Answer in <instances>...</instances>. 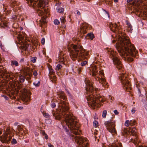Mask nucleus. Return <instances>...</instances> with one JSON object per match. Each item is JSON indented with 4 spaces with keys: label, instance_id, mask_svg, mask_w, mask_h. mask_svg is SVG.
Wrapping results in <instances>:
<instances>
[{
    "label": "nucleus",
    "instance_id": "6",
    "mask_svg": "<svg viewBox=\"0 0 147 147\" xmlns=\"http://www.w3.org/2000/svg\"><path fill=\"white\" fill-rule=\"evenodd\" d=\"M109 54L111 57L114 64L116 65V67L118 70L123 71V65L118 58L115 55V53L113 51L109 50L108 51Z\"/></svg>",
    "mask_w": 147,
    "mask_h": 147
},
{
    "label": "nucleus",
    "instance_id": "25",
    "mask_svg": "<svg viewBox=\"0 0 147 147\" xmlns=\"http://www.w3.org/2000/svg\"><path fill=\"white\" fill-rule=\"evenodd\" d=\"M11 65L12 66L15 65L16 66H18L19 64L17 61L13 60L11 61Z\"/></svg>",
    "mask_w": 147,
    "mask_h": 147
},
{
    "label": "nucleus",
    "instance_id": "58",
    "mask_svg": "<svg viewBox=\"0 0 147 147\" xmlns=\"http://www.w3.org/2000/svg\"><path fill=\"white\" fill-rule=\"evenodd\" d=\"M42 134L43 136H45L46 134L45 131H42Z\"/></svg>",
    "mask_w": 147,
    "mask_h": 147
},
{
    "label": "nucleus",
    "instance_id": "41",
    "mask_svg": "<svg viewBox=\"0 0 147 147\" xmlns=\"http://www.w3.org/2000/svg\"><path fill=\"white\" fill-rule=\"evenodd\" d=\"M87 63V62L86 61H84L83 62H82L81 63V65L82 66H84Z\"/></svg>",
    "mask_w": 147,
    "mask_h": 147
},
{
    "label": "nucleus",
    "instance_id": "37",
    "mask_svg": "<svg viewBox=\"0 0 147 147\" xmlns=\"http://www.w3.org/2000/svg\"><path fill=\"white\" fill-rule=\"evenodd\" d=\"M136 121L134 120H131L130 121V125L131 126H132L134 124Z\"/></svg>",
    "mask_w": 147,
    "mask_h": 147
},
{
    "label": "nucleus",
    "instance_id": "46",
    "mask_svg": "<svg viewBox=\"0 0 147 147\" xmlns=\"http://www.w3.org/2000/svg\"><path fill=\"white\" fill-rule=\"evenodd\" d=\"M16 2V1H14V0H13H13H11V1L10 3H11L13 5H14V4H15Z\"/></svg>",
    "mask_w": 147,
    "mask_h": 147
},
{
    "label": "nucleus",
    "instance_id": "40",
    "mask_svg": "<svg viewBox=\"0 0 147 147\" xmlns=\"http://www.w3.org/2000/svg\"><path fill=\"white\" fill-rule=\"evenodd\" d=\"M11 142L13 144H15L17 143V142L15 139L13 138L12 139Z\"/></svg>",
    "mask_w": 147,
    "mask_h": 147
},
{
    "label": "nucleus",
    "instance_id": "45",
    "mask_svg": "<svg viewBox=\"0 0 147 147\" xmlns=\"http://www.w3.org/2000/svg\"><path fill=\"white\" fill-rule=\"evenodd\" d=\"M41 42L42 45H44L45 43V39L44 38H43L42 39Z\"/></svg>",
    "mask_w": 147,
    "mask_h": 147
},
{
    "label": "nucleus",
    "instance_id": "24",
    "mask_svg": "<svg viewBox=\"0 0 147 147\" xmlns=\"http://www.w3.org/2000/svg\"><path fill=\"white\" fill-rule=\"evenodd\" d=\"M99 76L98 77V78L99 77V78H100L99 80H100V79H102L103 78L104 79H105L103 78H102V77H103V76L104 75V73H103V71H100L99 72Z\"/></svg>",
    "mask_w": 147,
    "mask_h": 147
},
{
    "label": "nucleus",
    "instance_id": "18",
    "mask_svg": "<svg viewBox=\"0 0 147 147\" xmlns=\"http://www.w3.org/2000/svg\"><path fill=\"white\" fill-rule=\"evenodd\" d=\"M46 17H44L43 16L41 18V19L40 20V24L39 26L40 27H42L43 25H44L46 22Z\"/></svg>",
    "mask_w": 147,
    "mask_h": 147
},
{
    "label": "nucleus",
    "instance_id": "20",
    "mask_svg": "<svg viewBox=\"0 0 147 147\" xmlns=\"http://www.w3.org/2000/svg\"><path fill=\"white\" fill-rule=\"evenodd\" d=\"M3 76H2V77L3 78H6V79L8 78L9 80V77L10 76V73H3Z\"/></svg>",
    "mask_w": 147,
    "mask_h": 147
},
{
    "label": "nucleus",
    "instance_id": "30",
    "mask_svg": "<svg viewBox=\"0 0 147 147\" xmlns=\"http://www.w3.org/2000/svg\"><path fill=\"white\" fill-rule=\"evenodd\" d=\"M64 10V9L63 8H59L58 9V11L59 13H63Z\"/></svg>",
    "mask_w": 147,
    "mask_h": 147
},
{
    "label": "nucleus",
    "instance_id": "63",
    "mask_svg": "<svg viewBox=\"0 0 147 147\" xmlns=\"http://www.w3.org/2000/svg\"><path fill=\"white\" fill-rule=\"evenodd\" d=\"M28 44L26 45H25L26 48H25V50H26V49L27 48V47H28Z\"/></svg>",
    "mask_w": 147,
    "mask_h": 147
},
{
    "label": "nucleus",
    "instance_id": "51",
    "mask_svg": "<svg viewBox=\"0 0 147 147\" xmlns=\"http://www.w3.org/2000/svg\"><path fill=\"white\" fill-rule=\"evenodd\" d=\"M104 11H105V13H106L107 14V16H108V17L109 18V13H108V12L107 11H106L105 10H104Z\"/></svg>",
    "mask_w": 147,
    "mask_h": 147
},
{
    "label": "nucleus",
    "instance_id": "52",
    "mask_svg": "<svg viewBox=\"0 0 147 147\" xmlns=\"http://www.w3.org/2000/svg\"><path fill=\"white\" fill-rule=\"evenodd\" d=\"M114 112L116 115H118L119 113L117 111V110H115L114 111Z\"/></svg>",
    "mask_w": 147,
    "mask_h": 147
},
{
    "label": "nucleus",
    "instance_id": "61",
    "mask_svg": "<svg viewBox=\"0 0 147 147\" xmlns=\"http://www.w3.org/2000/svg\"><path fill=\"white\" fill-rule=\"evenodd\" d=\"M133 0H127V3H130Z\"/></svg>",
    "mask_w": 147,
    "mask_h": 147
},
{
    "label": "nucleus",
    "instance_id": "55",
    "mask_svg": "<svg viewBox=\"0 0 147 147\" xmlns=\"http://www.w3.org/2000/svg\"><path fill=\"white\" fill-rule=\"evenodd\" d=\"M78 71L79 73H80L81 72V69L79 68L78 69Z\"/></svg>",
    "mask_w": 147,
    "mask_h": 147
},
{
    "label": "nucleus",
    "instance_id": "33",
    "mask_svg": "<svg viewBox=\"0 0 147 147\" xmlns=\"http://www.w3.org/2000/svg\"><path fill=\"white\" fill-rule=\"evenodd\" d=\"M107 114V111L106 110L103 111L102 112V117H105Z\"/></svg>",
    "mask_w": 147,
    "mask_h": 147
},
{
    "label": "nucleus",
    "instance_id": "57",
    "mask_svg": "<svg viewBox=\"0 0 147 147\" xmlns=\"http://www.w3.org/2000/svg\"><path fill=\"white\" fill-rule=\"evenodd\" d=\"M45 139L47 140V139L48 138V136L47 135V134L46 135H45Z\"/></svg>",
    "mask_w": 147,
    "mask_h": 147
},
{
    "label": "nucleus",
    "instance_id": "21",
    "mask_svg": "<svg viewBox=\"0 0 147 147\" xmlns=\"http://www.w3.org/2000/svg\"><path fill=\"white\" fill-rule=\"evenodd\" d=\"M127 25V29L129 30L130 32H131V31L133 30L132 26L130 23L127 21H126Z\"/></svg>",
    "mask_w": 147,
    "mask_h": 147
},
{
    "label": "nucleus",
    "instance_id": "39",
    "mask_svg": "<svg viewBox=\"0 0 147 147\" xmlns=\"http://www.w3.org/2000/svg\"><path fill=\"white\" fill-rule=\"evenodd\" d=\"M40 82L39 81H38L37 83L35 82L33 83L34 85L36 86H38L40 85Z\"/></svg>",
    "mask_w": 147,
    "mask_h": 147
},
{
    "label": "nucleus",
    "instance_id": "49",
    "mask_svg": "<svg viewBox=\"0 0 147 147\" xmlns=\"http://www.w3.org/2000/svg\"><path fill=\"white\" fill-rule=\"evenodd\" d=\"M11 137L10 136H9L8 138L7 139V141H8L7 143H8L10 141V140H11Z\"/></svg>",
    "mask_w": 147,
    "mask_h": 147
},
{
    "label": "nucleus",
    "instance_id": "42",
    "mask_svg": "<svg viewBox=\"0 0 147 147\" xmlns=\"http://www.w3.org/2000/svg\"><path fill=\"white\" fill-rule=\"evenodd\" d=\"M61 118V117L60 115H57L55 116V119L58 120H60Z\"/></svg>",
    "mask_w": 147,
    "mask_h": 147
},
{
    "label": "nucleus",
    "instance_id": "48",
    "mask_svg": "<svg viewBox=\"0 0 147 147\" xmlns=\"http://www.w3.org/2000/svg\"><path fill=\"white\" fill-rule=\"evenodd\" d=\"M1 96L2 97H3L5 100H7L8 99V98L5 95H2Z\"/></svg>",
    "mask_w": 147,
    "mask_h": 147
},
{
    "label": "nucleus",
    "instance_id": "12",
    "mask_svg": "<svg viewBox=\"0 0 147 147\" xmlns=\"http://www.w3.org/2000/svg\"><path fill=\"white\" fill-rule=\"evenodd\" d=\"M88 51H86L85 49L82 47V49L80 50L79 55V58L80 59H87L88 56L89 54Z\"/></svg>",
    "mask_w": 147,
    "mask_h": 147
},
{
    "label": "nucleus",
    "instance_id": "15",
    "mask_svg": "<svg viewBox=\"0 0 147 147\" xmlns=\"http://www.w3.org/2000/svg\"><path fill=\"white\" fill-rule=\"evenodd\" d=\"M8 134H4L2 136H1V142L3 143H8L7 139L8 138Z\"/></svg>",
    "mask_w": 147,
    "mask_h": 147
},
{
    "label": "nucleus",
    "instance_id": "13",
    "mask_svg": "<svg viewBox=\"0 0 147 147\" xmlns=\"http://www.w3.org/2000/svg\"><path fill=\"white\" fill-rule=\"evenodd\" d=\"M142 8L139 5L138 7L137 8H136V9L134 11L135 14L138 15L139 16H142L143 15V11H142Z\"/></svg>",
    "mask_w": 147,
    "mask_h": 147
},
{
    "label": "nucleus",
    "instance_id": "4",
    "mask_svg": "<svg viewBox=\"0 0 147 147\" xmlns=\"http://www.w3.org/2000/svg\"><path fill=\"white\" fill-rule=\"evenodd\" d=\"M26 3L31 6H37L39 11L38 13L39 16L47 14L49 9L45 6L48 3V0H26Z\"/></svg>",
    "mask_w": 147,
    "mask_h": 147
},
{
    "label": "nucleus",
    "instance_id": "14",
    "mask_svg": "<svg viewBox=\"0 0 147 147\" xmlns=\"http://www.w3.org/2000/svg\"><path fill=\"white\" fill-rule=\"evenodd\" d=\"M58 97L60 99H63V100H66V98L65 95L63 92L59 91L57 92Z\"/></svg>",
    "mask_w": 147,
    "mask_h": 147
},
{
    "label": "nucleus",
    "instance_id": "47",
    "mask_svg": "<svg viewBox=\"0 0 147 147\" xmlns=\"http://www.w3.org/2000/svg\"><path fill=\"white\" fill-rule=\"evenodd\" d=\"M33 74L34 76H36L38 75L36 71H34L33 72Z\"/></svg>",
    "mask_w": 147,
    "mask_h": 147
},
{
    "label": "nucleus",
    "instance_id": "1",
    "mask_svg": "<svg viewBox=\"0 0 147 147\" xmlns=\"http://www.w3.org/2000/svg\"><path fill=\"white\" fill-rule=\"evenodd\" d=\"M59 103V106L61 107L62 114L65 117V121L67 126L76 135L75 136H72L74 137L76 142L78 144V147H88V144L87 139L79 135L81 131H79V132L77 127V120L75 118L72 113L69 111L68 104L60 99Z\"/></svg>",
    "mask_w": 147,
    "mask_h": 147
},
{
    "label": "nucleus",
    "instance_id": "36",
    "mask_svg": "<svg viewBox=\"0 0 147 147\" xmlns=\"http://www.w3.org/2000/svg\"><path fill=\"white\" fill-rule=\"evenodd\" d=\"M129 123L130 124V121L127 120L125 121V125L126 126L128 127L129 126Z\"/></svg>",
    "mask_w": 147,
    "mask_h": 147
},
{
    "label": "nucleus",
    "instance_id": "29",
    "mask_svg": "<svg viewBox=\"0 0 147 147\" xmlns=\"http://www.w3.org/2000/svg\"><path fill=\"white\" fill-rule=\"evenodd\" d=\"M19 80L21 82H23L24 81V76H21L19 77Z\"/></svg>",
    "mask_w": 147,
    "mask_h": 147
},
{
    "label": "nucleus",
    "instance_id": "26",
    "mask_svg": "<svg viewBox=\"0 0 147 147\" xmlns=\"http://www.w3.org/2000/svg\"><path fill=\"white\" fill-rule=\"evenodd\" d=\"M62 67V66L60 64H58L56 66L55 69L56 70L59 71Z\"/></svg>",
    "mask_w": 147,
    "mask_h": 147
},
{
    "label": "nucleus",
    "instance_id": "19",
    "mask_svg": "<svg viewBox=\"0 0 147 147\" xmlns=\"http://www.w3.org/2000/svg\"><path fill=\"white\" fill-rule=\"evenodd\" d=\"M87 39H90L91 40H93L94 37V34L92 33L88 34L86 36Z\"/></svg>",
    "mask_w": 147,
    "mask_h": 147
},
{
    "label": "nucleus",
    "instance_id": "50",
    "mask_svg": "<svg viewBox=\"0 0 147 147\" xmlns=\"http://www.w3.org/2000/svg\"><path fill=\"white\" fill-rule=\"evenodd\" d=\"M51 106L53 108L55 107L56 106V105H55V103L54 102H53Z\"/></svg>",
    "mask_w": 147,
    "mask_h": 147
},
{
    "label": "nucleus",
    "instance_id": "17",
    "mask_svg": "<svg viewBox=\"0 0 147 147\" xmlns=\"http://www.w3.org/2000/svg\"><path fill=\"white\" fill-rule=\"evenodd\" d=\"M136 130L135 127L132 128L131 131V135L133 136H135V139H134L135 141H136L137 140V132Z\"/></svg>",
    "mask_w": 147,
    "mask_h": 147
},
{
    "label": "nucleus",
    "instance_id": "54",
    "mask_svg": "<svg viewBox=\"0 0 147 147\" xmlns=\"http://www.w3.org/2000/svg\"><path fill=\"white\" fill-rule=\"evenodd\" d=\"M48 146L49 147H54L53 145H52L50 143H49L48 144Z\"/></svg>",
    "mask_w": 147,
    "mask_h": 147
},
{
    "label": "nucleus",
    "instance_id": "27",
    "mask_svg": "<svg viewBox=\"0 0 147 147\" xmlns=\"http://www.w3.org/2000/svg\"><path fill=\"white\" fill-rule=\"evenodd\" d=\"M129 132L127 128H124L123 130V133L124 134H127L128 132Z\"/></svg>",
    "mask_w": 147,
    "mask_h": 147
},
{
    "label": "nucleus",
    "instance_id": "2",
    "mask_svg": "<svg viewBox=\"0 0 147 147\" xmlns=\"http://www.w3.org/2000/svg\"><path fill=\"white\" fill-rule=\"evenodd\" d=\"M117 50L119 54L128 61L132 62L133 59L127 56H131L137 58L136 54L137 52L136 51L134 46L131 43L127 38L123 37L121 38L119 47Z\"/></svg>",
    "mask_w": 147,
    "mask_h": 147
},
{
    "label": "nucleus",
    "instance_id": "9",
    "mask_svg": "<svg viewBox=\"0 0 147 147\" xmlns=\"http://www.w3.org/2000/svg\"><path fill=\"white\" fill-rule=\"evenodd\" d=\"M96 69L97 67L96 66H95L93 68L92 72V76L93 77L94 76L97 80H98L99 82L102 84L103 86H105L107 84L106 81V80L103 78L99 80L100 78L99 77L98 78L99 74L98 72V71L96 70Z\"/></svg>",
    "mask_w": 147,
    "mask_h": 147
},
{
    "label": "nucleus",
    "instance_id": "62",
    "mask_svg": "<svg viewBox=\"0 0 147 147\" xmlns=\"http://www.w3.org/2000/svg\"><path fill=\"white\" fill-rule=\"evenodd\" d=\"M61 4V3L59 2L57 3H56V5H59L60 4Z\"/></svg>",
    "mask_w": 147,
    "mask_h": 147
},
{
    "label": "nucleus",
    "instance_id": "28",
    "mask_svg": "<svg viewBox=\"0 0 147 147\" xmlns=\"http://www.w3.org/2000/svg\"><path fill=\"white\" fill-rule=\"evenodd\" d=\"M93 125L94 126H95V127H96L98 126V123L97 121H94L93 123Z\"/></svg>",
    "mask_w": 147,
    "mask_h": 147
},
{
    "label": "nucleus",
    "instance_id": "38",
    "mask_svg": "<svg viewBox=\"0 0 147 147\" xmlns=\"http://www.w3.org/2000/svg\"><path fill=\"white\" fill-rule=\"evenodd\" d=\"M15 77V76H14V75L12 73H10V76L9 77V79L10 80H13V79Z\"/></svg>",
    "mask_w": 147,
    "mask_h": 147
},
{
    "label": "nucleus",
    "instance_id": "11",
    "mask_svg": "<svg viewBox=\"0 0 147 147\" xmlns=\"http://www.w3.org/2000/svg\"><path fill=\"white\" fill-rule=\"evenodd\" d=\"M22 95V98L23 100L25 101H28L30 99V97L29 96V94L27 90L25 88L21 90Z\"/></svg>",
    "mask_w": 147,
    "mask_h": 147
},
{
    "label": "nucleus",
    "instance_id": "16",
    "mask_svg": "<svg viewBox=\"0 0 147 147\" xmlns=\"http://www.w3.org/2000/svg\"><path fill=\"white\" fill-rule=\"evenodd\" d=\"M109 27L111 30L113 32H115L118 30L117 25L116 24H114L111 23L109 24Z\"/></svg>",
    "mask_w": 147,
    "mask_h": 147
},
{
    "label": "nucleus",
    "instance_id": "3",
    "mask_svg": "<svg viewBox=\"0 0 147 147\" xmlns=\"http://www.w3.org/2000/svg\"><path fill=\"white\" fill-rule=\"evenodd\" d=\"M85 82L87 85L86 89L88 93H90V94H87V101H90L88 103L89 105L94 109L100 107L102 105L101 103L105 101L104 97L99 94L97 95V94L95 96L93 95L94 92H95L96 93L98 89L95 88L94 90V88L93 86L92 82L90 80L86 79Z\"/></svg>",
    "mask_w": 147,
    "mask_h": 147
},
{
    "label": "nucleus",
    "instance_id": "23",
    "mask_svg": "<svg viewBox=\"0 0 147 147\" xmlns=\"http://www.w3.org/2000/svg\"><path fill=\"white\" fill-rule=\"evenodd\" d=\"M7 82L5 80L1 83H0V89L1 90L4 87H5L6 84Z\"/></svg>",
    "mask_w": 147,
    "mask_h": 147
},
{
    "label": "nucleus",
    "instance_id": "5",
    "mask_svg": "<svg viewBox=\"0 0 147 147\" xmlns=\"http://www.w3.org/2000/svg\"><path fill=\"white\" fill-rule=\"evenodd\" d=\"M119 78L121 83L123 85L124 89L128 91L132 89V88L131 87V85L129 79L127 74L123 73H120L119 74Z\"/></svg>",
    "mask_w": 147,
    "mask_h": 147
},
{
    "label": "nucleus",
    "instance_id": "59",
    "mask_svg": "<svg viewBox=\"0 0 147 147\" xmlns=\"http://www.w3.org/2000/svg\"><path fill=\"white\" fill-rule=\"evenodd\" d=\"M22 86L21 85L18 86V90H20V89L21 88Z\"/></svg>",
    "mask_w": 147,
    "mask_h": 147
},
{
    "label": "nucleus",
    "instance_id": "64",
    "mask_svg": "<svg viewBox=\"0 0 147 147\" xmlns=\"http://www.w3.org/2000/svg\"><path fill=\"white\" fill-rule=\"evenodd\" d=\"M7 12L8 14H9L10 13V10H7Z\"/></svg>",
    "mask_w": 147,
    "mask_h": 147
},
{
    "label": "nucleus",
    "instance_id": "34",
    "mask_svg": "<svg viewBox=\"0 0 147 147\" xmlns=\"http://www.w3.org/2000/svg\"><path fill=\"white\" fill-rule=\"evenodd\" d=\"M60 20H61V22L62 23H64L66 22V20L65 19V18L63 17H62L60 18Z\"/></svg>",
    "mask_w": 147,
    "mask_h": 147
},
{
    "label": "nucleus",
    "instance_id": "32",
    "mask_svg": "<svg viewBox=\"0 0 147 147\" xmlns=\"http://www.w3.org/2000/svg\"><path fill=\"white\" fill-rule=\"evenodd\" d=\"M54 23L55 25H58L59 24L60 22L58 20L56 19L54 21Z\"/></svg>",
    "mask_w": 147,
    "mask_h": 147
},
{
    "label": "nucleus",
    "instance_id": "8",
    "mask_svg": "<svg viewBox=\"0 0 147 147\" xmlns=\"http://www.w3.org/2000/svg\"><path fill=\"white\" fill-rule=\"evenodd\" d=\"M105 125L107 130L112 134L113 135L117 134V131L115 128V124L114 121L110 120L106 121L105 123Z\"/></svg>",
    "mask_w": 147,
    "mask_h": 147
},
{
    "label": "nucleus",
    "instance_id": "44",
    "mask_svg": "<svg viewBox=\"0 0 147 147\" xmlns=\"http://www.w3.org/2000/svg\"><path fill=\"white\" fill-rule=\"evenodd\" d=\"M17 16L16 15H13L12 17V19L13 20H15L17 19Z\"/></svg>",
    "mask_w": 147,
    "mask_h": 147
},
{
    "label": "nucleus",
    "instance_id": "60",
    "mask_svg": "<svg viewBox=\"0 0 147 147\" xmlns=\"http://www.w3.org/2000/svg\"><path fill=\"white\" fill-rule=\"evenodd\" d=\"M131 112L132 113H135V111L134 109H132L131 110Z\"/></svg>",
    "mask_w": 147,
    "mask_h": 147
},
{
    "label": "nucleus",
    "instance_id": "35",
    "mask_svg": "<svg viewBox=\"0 0 147 147\" xmlns=\"http://www.w3.org/2000/svg\"><path fill=\"white\" fill-rule=\"evenodd\" d=\"M43 115L44 117H45L46 118H49L50 117V116L49 114L48 113H44L43 114Z\"/></svg>",
    "mask_w": 147,
    "mask_h": 147
},
{
    "label": "nucleus",
    "instance_id": "7",
    "mask_svg": "<svg viewBox=\"0 0 147 147\" xmlns=\"http://www.w3.org/2000/svg\"><path fill=\"white\" fill-rule=\"evenodd\" d=\"M73 50L70 52V56L73 61H74L77 58L79 57V53L80 50L82 49V45H75L73 46Z\"/></svg>",
    "mask_w": 147,
    "mask_h": 147
},
{
    "label": "nucleus",
    "instance_id": "43",
    "mask_svg": "<svg viewBox=\"0 0 147 147\" xmlns=\"http://www.w3.org/2000/svg\"><path fill=\"white\" fill-rule=\"evenodd\" d=\"M18 129L19 131H22L23 130L22 128L20 125L18 126Z\"/></svg>",
    "mask_w": 147,
    "mask_h": 147
},
{
    "label": "nucleus",
    "instance_id": "31",
    "mask_svg": "<svg viewBox=\"0 0 147 147\" xmlns=\"http://www.w3.org/2000/svg\"><path fill=\"white\" fill-rule=\"evenodd\" d=\"M36 57H33L31 58V60L33 63H34L36 62Z\"/></svg>",
    "mask_w": 147,
    "mask_h": 147
},
{
    "label": "nucleus",
    "instance_id": "10",
    "mask_svg": "<svg viewBox=\"0 0 147 147\" xmlns=\"http://www.w3.org/2000/svg\"><path fill=\"white\" fill-rule=\"evenodd\" d=\"M23 72L24 75L26 76L27 80H29L31 79L32 76V70L28 67H25L23 69Z\"/></svg>",
    "mask_w": 147,
    "mask_h": 147
},
{
    "label": "nucleus",
    "instance_id": "22",
    "mask_svg": "<svg viewBox=\"0 0 147 147\" xmlns=\"http://www.w3.org/2000/svg\"><path fill=\"white\" fill-rule=\"evenodd\" d=\"M48 67L49 70V74L50 75H53L55 73V72L53 69H52V66L50 65H49L48 66Z\"/></svg>",
    "mask_w": 147,
    "mask_h": 147
},
{
    "label": "nucleus",
    "instance_id": "53",
    "mask_svg": "<svg viewBox=\"0 0 147 147\" xmlns=\"http://www.w3.org/2000/svg\"><path fill=\"white\" fill-rule=\"evenodd\" d=\"M75 12L77 13L78 15H80V12L78 11V10H76Z\"/></svg>",
    "mask_w": 147,
    "mask_h": 147
},
{
    "label": "nucleus",
    "instance_id": "56",
    "mask_svg": "<svg viewBox=\"0 0 147 147\" xmlns=\"http://www.w3.org/2000/svg\"><path fill=\"white\" fill-rule=\"evenodd\" d=\"M109 98H110V99H111V100H112L113 101V99H114V98L113 97L111 96H109Z\"/></svg>",
    "mask_w": 147,
    "mask_h": 147
}]
</instances>
